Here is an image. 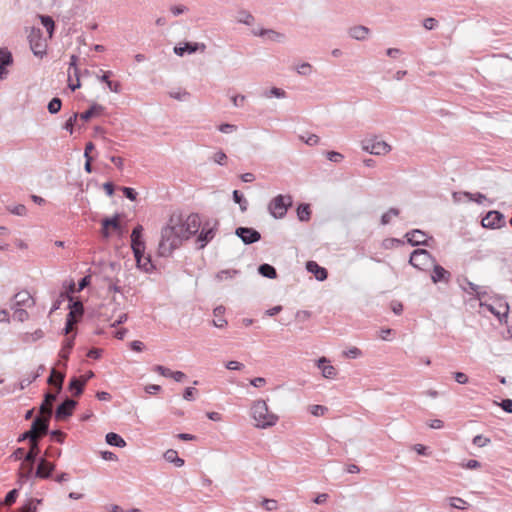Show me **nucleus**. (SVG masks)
Masks as SVG:
<instances>
[{
	"label": "nucleus",
	"instance_id": "48",
	"mask_svg": "<svg viewBox=\"0 0 512 512\" xmlns=\"http://www.w3.org/2000/svg\"><path fill=\"white\" fill-rule=\"evenodd\" d=\"M448 500H449L450 506L453 508L465 509L466 505H468V503L460 497H450V498H448Z\"/></svg>",
	"mask_w": 512,
	"mask_h": 512
},
{
	"label": "nucleus",
	"instance_id": "25",
	"mask_svg": "<svg viewBox=\"0 0 512 512\" xmlns=\"http://www.w3.org/2000/svg\"><path fill=\"white\" fill-rule=\"evenodd\" d=\"M34 464L22 463L20 471H19V482L23 484L25 481L29 480L31 477H34L33 473Z\"/></svg>",
	"mask_w": 512,
	"mask_h": 512
},
{
	"label": "nucleus",
	"instance_id": "12",
	"mask_svg": "<svg viewBox=\"0 0 512 512\" xmlns=\"http://www.w3.org/2000/svg\"><path fill=\"white\" fill-rule=\"evenodd\" d=\"M55 470V464L49 462L45 457L38 461L36 471L34 472L35 478L48 479Z\"/></svg>",
	"mask_w": 512,
	"mask_h": 512
},
{
	"label": "nucleus",
	"instance_id": "2",
	"mask_svg": "<svg viewBox=\"0 0 512 512\" xmlns=\"http://www.w3.org/2000/svg\"><path fill=\"white\" fill-rule=\"evenodd\" d=\"M251 415L256 422L255 426L261 429L274 426L278 421V416L269 412L268 406L264 400H256L253 403Z\"/></svg>",
	"mask_w": 512,
	"mask_h": 512
},
{
	"label": "nucleus",
	"instance_id": "8",
	"mask_svg": "<svg viewBox=\"0 0 512 512\" xmlns=\"http://www.w3.org/2000/svg\"><path fill=\"white\" fill-rule=\"evenodd\" d=\"M235 234L246 245L258 242L261 239V234L256 229L250 227H238L235 230Z\"/></svg>",
	"mask_w": 512,
	"mask_h": 512
},
{
	"label": "nucleus",
	"instance_id": "26",
	"mask_svg": "<svg viewBox=\"0 0 512 512\" xmlns=\"http://www.w3.org/2000/svg\"><path fill=\"white\" fill-rule=\"evenodd\" d=\"M106 443L110 446L123 448L126 446L125 440L117 433L109 432L106 434Z\"/></svg>",
	"mask_w": 512,
	"mask_h": 512
},
{
	"label": "nucleus",
	"instance_id": "33",
	"mask_svg": "<svg viewBox=\"0 0 512 512\" xmlns=\"http://www.w3.org/2000/svg\"><path fill=\"white\" fill-rule=\"evenodd\" d=\"M311 210L308 204L302 203L297 207V217L300 221L305 222L310 219Z\"/></svg>",
	"mask_w": 512,
	"mask_h": 512
},
{
	"label": "nucleus",
	"instance_id": "29",
	"mask_svg": "<svg viewBox=\"0 0 512 512\" xmlns=\"http://www.w3.org/2000/svg\"><path fill=\"white\" fill-rule=\"evenodd\" d=\"M104 110V107L94 103L88 110L80 114V118L83 121L90 120L93 116L98 115Z\"/></svg>",
	"mask_w": 512,
	"mask_h": 512
},
{
	"label": "nucleus",
	"instance_id": "54",
	"mask_svg": "<svg viewBox=\"0 0 512 512\" xmlns=\"http://www.w3.org/2000/svg\"><path fill=\"white\" fill-rule=\"evenodd\" d=\"M18 497V490L17 489H12L10 490L7 495L5 496V499H4V504L5 505H12L13 503H15L16 499Z\"/></svg>",
	"mask_w": 512,
	"mask_h": 512
},
{
	"label": "nucleus",
	"instance_id": "3",
	"mask_svg": "<svg viewBox=\"0 0 512 512\" xmlns=\"http://www.w3.org/2000/svg\"><path fill=\"white\" fill-rule=\"evenodd\" d=\"M293 199L290 195H277L268 204V211L275 219L283 218L292 206Z\"/></svg>",
	"mask_w": 512,
	"mask_h": 512
},
{
	"label": "nucleus",
	"instance_id": "4",
	"mask_svg": "<svg viewBox=\"0 0 512 512\" xmlns=\"http://www.w3.org/2000/svg\"><path fill=\"white\" fill-rule=\"evenodd\" d=\"M200 226L201 220L198 214L191 213L186 218L181 214V230L187 240L199 231Z\"/></svg>",
	"mask_w": 512,
	"mask_h": 512
},
{
	"label": "nucleus",
	"instance_id": "17",
	"mask_svg": "<svg viewBox=\"0 0 512 512\" xmlns=\"http://www.w3.org/2000/svg\"><path fill=\"white\" fill-rule=\"evenodd\" d=\"M451 278V273L444 269L442 266L435 264L431 275L433 283L445 282L448 283Z\"/></svg>",
	"mask_w": 512,
	"mask_h": 512
},
{
	"label": "nucleus",
	"instance_id": "45",
	"mask_svg": "<svg viewBox=\"0 0 512 512\" xmlns=\"http://www.w3.org/2000/svg\"><path fill=\"white\" fill-rule=\"evenodd\" d=\"M73 345H74V339L73 338L68 339L66 341V343L63 345V347H62V349H61V351L59 353L60 357L63 358V359H68L70 351H71Z\"/></svg>",
	"mask_w": 512,
	"mask_h": 512
},
{
	"label": "nucleus",
	"instance_id": "20",
	"mask_svg": "<svg viewBox=\"0 0 512 512\" xmlns=\"http://www.w3.org/2000/svg\"><path fill=\"white\" fill-rule=\"evenodd\" d=\"M13 63V57L11 52H9L6 48L0 49V78L7 74L6 66H9Z\"/></svg>",
	"mask_w": 512,
	"mask_h": 512
},
{
	"label": "nucleus",
	"instance_id": "14",
	"mask_svg": "<svg viewBox=\"0 0 512 512\" xmlns=\"http://www.w3.org/2000/svg\"><path fill=\"white\" fill-rule=\"evenodd\" d=\"M58 394L59 393H57V391L55 393H52V392L45 393L43 402L41 403V405L39 407V412L42 416L51 419V417L53 415L52 404H53V402L56 401Z\"/></svg>",
	"mask_w": 512,
	"mask_h": 512
},
{
	"label": "nucleus",
	"instance_id": "51",
	"mask_svg": "<svg viewBox=\"0 0 512 512\" xmlns=\"http://www.w3.org/2000/svg\"><path fill=\"white\" fill-rule=\"evenodd\" d=\"M7 209L9 212L17 216H25L27 214V209L23 204L8 206Z\"/></svg>",
	"mask_w": 512,
	"mask_h": 512
},
{
	"label": "nucleus",
	"instance_id": "47",
	"mask_svg": "<svg viewBox=\"0 0 512 512\" xmlns=\"http://www.w3.org/2000/svg\"><path fill=\"white\" fill-rule=\"evenodd\" d=\"M239 271L238 270H230V269H227V270H221L219 271L217 274H216V279L219 280V281H222V280H225V279H228V278H232L234 277L236 274H238Z\"/></svg>",
	"mask_w": 512,
	"mask_h": 512
},
{
	"label": "nucleus",
	"instance_id": "16",
	"mask_svg": "<svg viewBox=\"0 0 512 512\" xmlns=\"http://www.w3.org/2000/svg\"><path fill=\"white\" fill-rule=\"evenodd\" d=\"M306 269L312 273L318 281H324L328 277V272L324 267L319 266L315 261H308Z\"/></svg>",
	"mask_w": 512,
	"mask_h": 512
},
{
	"label": "nucleus",
	"instance_id": "23",
	"mask_svg": "<svg viewBox=\"0 0 512 512\" xmlns=\"http://www.w3.org/2000/svg\"><path fill=\"white\" fill-rule=\"evenodd\" d=\"M215 236V230L213 227H203L202 231L198 235L197 241L200 242L199 249L204 248L208 242H210Z\"/></svg>",
	"mask_w": 512,
	"mask_h": 512
},
{
	"label": "nucleus",
	"instance_id": "30",
	"mask_svg": "<svg viewBox=\"0 0 512 512\" xmlns=\"http://www.w3.org/2000/svg\"><path fill=\"white\" fill-rule=\"evenodd\" d=\"M258 272L261 276L269 279H275L277 277L276 269L272 265L267 263L261 264L258 267Z\"/></svg>",
	"mask_w": 512,
	"mask_h": 512
},
{
	"label": "nucleus",
	"instance_id": "39",
	"mask_svg": "<svg viewBox=\"0 0 512 512\" xmlns=\"http://www.w3.org/2000/svg\"><path fill=\"white\" fill-rule=\"evenodd\" d=\"M137 265L141 263L144 258L145 244H136L131 246Z\"/></svg>",
	"mask_w": 512,
	"mask_h": 512
},
{
	"label": "nucleus",
	"instance_id": "37",
	"mask_svg": "<svg viewBox=\"0 0 512 512\" xmlns=\"http://www.w3.org/2000/svg\"><path fill=\"white\" fill-rule=\"evenodd\" d=\"M39 18L42 25L46 28L47 32L49 33V37H52L55 28V23L53 19L48 15H40Z\"/></svg>",
	"mask_w": 512,
	"mask_h": 512
},
{
	"label": "nucleus",
	"instance_id": "19",
	"mask_svg": "<svg viewBox=\"0 0 512 512\" xmlns=\"http://www.w3.org/2000/svg\"><path fill=\"white\" fill-rule=\"evenodd\" d=\"M34 301L28 291H20L14 295V304L12 307L31 306Z\"/></svg>",
	"mask_w": 512,
	"mask_h": 512
},
{
	"label": "nucleus",
	"instance_id": "49",
	"mask_svg": "<svg viewBox=\"0 0 512 512\" xmlns=\"http://www.w3.org/2000/svg\"><path fill=\"white\" fill-rule=\"evenodd\" d=\"M264 96L267 98H270V97L284 98L286 96V93L281 88L273 87L269 91H266L264 93Z\"/></svg>",
	"mask_w": 512,
	"mask_h": 512
},
{
	"label": "nucleus",
	"instance_id": "41",
	"mask_svg": "<svg viewBox=\"0 0 512 512\" xmlns=\"http://www.w3.org/2000/svg\"><path fill=\"white\" fill-rule=\"evenodd\" d=\"M41 500L39 499H30L28 500L21 508V512H37L36 504H40Z\"/></svg>",
	"mask_w": 512,
	"mask_h": 512
},
{
	"label": "nucleus",
	"instance_id": "38",
	"mask_svg": "<svg viewBox=\"0 0 512 512\" xmlns=\"http://www.w3.org/2000/svg\"><path fill=\"white\" fill-rule=\"evenodd\" d=\"M184 47L185 51L189 54L195 53L198 50L204 51L206 49V45L204 43L197 42H186Z\"/></svg>",
	"mask_w": 512,
	"mask_h": 512
},
{
	"label": "nucleus",
	"instance_id": "42",
	"mask_svg": "<svg viewBox=\"0 0 512 512\" xmlns=\"http://www.w3.org/2000/svg\"><path fill=\"white\" fill-rule=\"evenodd\" d=\"M238 15V22L240 23L251 25L254 22V16L246 10L239 11Z\"/></svg>",
	"mask_w": 512,
	"mask_h": 512
},
{
	"label": "nucleus",
	"instance_id": "32",
	"mask_svg": "<svg viewBox=\"0 0 512 512\" xmlns=\"http://www.w3.org/2000/svg\"><path fill=\"white\" fill-rule=\"evenodd\" d=\"M69 390L73 392L74 396H79L83 393L84 383L80 382L79 378L73 377L69 382Z\"/></svg>",
	"mask_w": 512,
	"mask_h": 512
},
{
	"label": "nucleus",
	"instance_id": "44",
	"mask_svg": "<svg viewBox=\"0 0 512 512\" xmlns=\"http://www.w3.org/2000/svg\"><path fill=\"white\" fill-rule=\"evenodd\" d=\"M44 336V332L41 329H37L33 333H26L23 337L24 342H35Z\"/></svg>",
	"mask_w": 512,
	"mask_h": 512
},
{
	"label": "nucleus",
	"instance_id": "10",
	"mask_svg": "<svg viewBox=\"0 0 512 512\" xmlns=\"http://www.w3.org/2000/svg\"><path fill=\"white\" fill-rule=\"evenodd\" d=\"M504 223V216L499 211H489L482 219L481 224L484 228L495 229L499 228Z\"/></svg>",
	"mask_w": 512,
	"mask_h": 512
},
{
	"label": "nucleus",
	"instance_id": "21",
	"mask_svg": "<svg viewBox=\"0 0 512 512\" xmlns=\"http://www.w3.org/2000/svg\"><path fill=\"white\" fill-rule=\"evenodd\" d=\"M369 33L370 29L363 25L353 26L348 30L349 36L358 41L365 40Z\"/></svg>",
	"mask_w": 512,
	"mask_h": 512
},
{
	"label": "nucleus",
	"instance_id": "31",
	"mask_svg": "<svg viewBox=\"0 0 512 512\" xmlns=\"http://www.w3.org/2000/svg\"><path fill=\"white\" fill-rule=\"evenodd\" d=\"M225 313V307L220 305V306H217L214 311H213V314L216 318H218L217 320H214L213 321V325L217 328H222L224 327L226 324H227V321L222 318V315Z\"/></svg>",
	"mask_w": 512,
	"mask_h": 512
},
{
	"label": "nucleus",
	"instance_id": "18",
	"mask_svg": "<svg viewBox=\"0 0 512 512\" xmlns=\"http://www.w3.org/2000/svg\"><path fill=\"white\" fill-rule=\"evenodd\" d=\"M329 360L325 357L320 358L317 361V366L322 371V375L325 378L332 379L336 376V369L334 366L329 365Z\"/></svg>",
	"mask_w": 512,
	"mask_h": 512
},
{
	"label": "nucleus",
	"instance_id": "36",
	"mask_svg": "<svg viewBox=\"0 0 512 512\" xmlns=\"http://www.w3.org/2000/svg\"><path fill=\"white\" fill-rule=\"evenodd\" d=\"M233 200L235 203L239 204L240 210L242 212H245L247 210L248 201L246 200V198L240 191H238V190L233 191Z\"/></svg>",
	"mask_w": 512,
	"mask_h": 512
},
{
	"label": "nucleus",
	"instance_id": "13",
	"mask_svg": "<svg viewBox=\"0 0 512 512\" xmlns=\"http://www.w3.org/2000/svg\"><path fill=\"white\" fill-rule=\"evenodd\" d=\"M252 34L254 36L262 37L269 41L278 42V43H282L286 39L285 34L275 31L273 29H264V28L253 29Z\"/></svg>",
	"mask_w": 512,
	"mask_h": 512
},
{
	"label": "nucleus",
	"instance_id": "40",
	"mask_svg": "<svg viewBox=\"0 0 512 512\" xmlns=\"http://www.w3.org/2000/svg\"><path fill=\"white\" fill-rule=\"evenodd\" d=\"M137 267L147 273L153 271L155 268L150 255L144 256L143 260L137 265Z\"/></svg>",
	"mask_w": 512,
	"mask_h": 512
},
{
	"label": "nucleus",
	"instance_id": "57",
	"mask_svg": "<svg viewBox=\"0 0 512 512\" xmlns=\"http://www.w3.org/2000/svg\"><path fill=\"white\" fill-rule=\"evenodd\" d=\"M78 116V113H73L63 126V128L69 131L71 134L73 133V127L77 121Z\"/></svg>",
	"mask_w": 512,
	"mask_h": 512
},
{
	"label": "nucleus",
	"instance_id": "11",
	"mask_svg": "<svg viewBox=\"0 0 512 512\" xmlns=\"http://www.w3.org/2000/svg\"><path fill=\"white\" fill-rule=\"evenodd\" d=\"M50 420L49 418L47 417H44V416H37L35 417V419L33 420L32 424H31V427H30V431H32V433L34 435H38L39 438L48 434L49 433V423H50Z\"/></svg>",
	"mask_w": 512,
	"mask_h": 512
},
{
	"label": "nucleus",
	"instance_id": "59",
	"mask_svg": "<svg viewBox=\"0 0 512 512\" xmlns=\"http://www.w3.org/2000/svg\"><path fill=\"white\" fill-rule=\"evenodd\" d=\"M296 70H297L298 74L303 75V76H307V75L311 74L312 66H311V64L305 62V63L300 64L296 68Z\"/></svg>",
	"mask_w": 512,
	"mask_h": 512
},
{
	"label": "nucleus",
	"instance_id": "46",
	"mask_svg": "<svg viewBox=\"0 0 512 512\" xmlns=\"http://www.w3.org/2000/svg\"><path fill=\"white\" fill-rule=\"evenodd\" d=\"M25 440H29V445H30L31 443L38 441L39 440V436L38 435H34L32 433V431L27 430L24 433H22L18 437V439H17L18 442H23Z\"/></svg>",
	"mask_w": 512,
	"mask_h": 512
},
{
	"label": "nucleus",
	"instance_id": "55",
	"mask_svg": "<svg viewBox=\"0 0 512 512\" xmlns=\"http://www.w3.org/2000/svg\"><path fill=\"white\" fill-rule=\"evenodd\" d=\"M171 98H174L179 101H185L190 94L185 90L171 91L169 92Z\"/></svg>",
	"mask_w": 512,
	"mask_h": 512
},
{
	"label": "nucleus",
	"instance_id": "27",
	"mask_svg": "<svg viewBox=\"0 0 512 512\" xmlns=\"http://www.w3.org/2000/svg\"><path fill=\"white\" fill-rule=\"evenodd\" d=\"M120 214H115L111 218H104L101 221V225L103 227V230H106L108 228H113L114 230H120Z\"/></svg>",
	"mask_w": 512,
	"mask_h": 512
},
{
	"label": "nucleus",
	"instance_id": "35",
	"mask_svg": "<svg viewBox=\"0 0 512 512\" xmlns=\"http://www.w3.org/2000/svg\"><path fill=\"white\" fill-rule=\"evenodd\" d=\"M44 370H45V367L43 365H40L37 369V372L33 376H30L29 378H26V379H23L20 381L19 389L23 390L27 386H29L33 381H35L43 373Z\"/></svg>",
	"mask_w": 512,
	"mask_h": 512
},
{
	"label": "nucleus",
	"instance_id": "28",
	"mask_svg": "<svg viewBox=\"0 0 512 512\" xmlns=\"http://www.w3.org/2000/svg\"><path fill=\"white\" fill-rule=\"evenodd\" d=\"M164 458L167 462L173 463L176 467H182L184 465V460L180 458L177 451L173 449H168L164 453Z\"/></svg>",
	"mask_w": 512,
	"mask_h": 512
},
{
	"label": "nucleus",
	"instance_id": "1",
	"mask_svg": "<svg viewBox=\"0 0 512 512\" xmlns=\"http://www.w3.org/2000/svg\"><path fill=\"white\" fill-rule=\"evenodd\" d=\"M184 240H187L181 230V213H173L166 226L161 230V239L158 245V255L161 257L170 256L178 249Z\"/></svg>",
	"mask_w": 512,
	"mask_h": 512
},
{
	"label": "nucleus",
	"instance_id": "52",
	"mask_svg": "<svg viewBox=\"0 0 512 512\" xmlns=\"http://www.w3.org/2000/svg\"><path fill=\"white\" fill-rule=\"evenodd\" d=\"M66 298H68L70 300V302H72V298L69 297L67 292H61L59 297L53 302V305H52V308H51V312L58 310L60 308L62 302Z\"/></svg>",
	"mask_w": 512,
	"mask_h": 512
},
{
	"label": "nucleus",
	"instance_id": "60",
	"mask_svg": "<svg viewBox=\"0 0 512 512\" xmlns=\"http://www.w3.org/2000/svg\"><path fill=\"white\" fill-rule=\"evenodd\" d=\"M464 195L469 197L471 201H475L478 204H482L484 201H486V196L481 193L472 194L470 192H465Z\"/></svg>",
	"mask_w": 512,
	"mask_h": 512
},
{
	"label": "nucleus",
	"instance_id": "5",
	"mask_svg": "<svg viewBox=\"0 0 512 512\" xmlns=\"http://www.w3.org/2000/svg\"><path fill=\"white\" fill-rule=\"evenodd\" d=\"M434 262L435 260L432 255L425 249L414 250L411 253L409 259V263L419 270H424L427 266Z\"/></svg>",
	"mask_w": 512,
	"mask_h": 512
},
{
	"label": "nucleus",
	"instance_id": "62",
	"mask_svg": "<svg viewBox=\"0 0 512 512\" xmlns=\"http://www.w3.org/2000/svg\"><path fill=\"white\" fill-rule=\"evenodd\" d=\"M326 156H327L328 160H330L331 162H335V163L342 161V159L344 158L341 153L336 152V151H329V152H327Z\"/></svg>",
	"mask_w": 512,
	"mask_h": 512
},
{
	"label": "nucleus",
	"instance_id": "53",
	"mask_svg": "<svg viewBox=\"0 0 512 512\" xmlns=\"http://www.w3.org/2000/svg\"><path fill=\"white\" fill-rule=\"evenodd\" d=\"M490 442V438H487L483 435H476L472 440V443L477 447H484L488 445Z\"/></svg>",
	"mask_w": 512,
	"mask_h": 512
},
{
	"label": "nucleus",
	"instance_id": "63",
	"mask_svg": "<svg viewBox=\"0 0 512 512\" xmlns=\"http://www.w3.org/2000/svg\"><path fill=\"white\" fill-rule=\"evenodd\" d=\"M262 505L267 511H273L277 509V501L274 499H264Z\"/></svg>",
	"mask_w": 512,
	"mask_h": 512
},
{
	"label": "nucleus",
	"instance_id": "15",
	"mask_svg": "<svg viewBox=\"0 0 512 512\" xmlns=\"http://www.w3.org/2000/svg\"><path fill=\"white\" fill-rule=\"evenodd\" d=\"M405 238L412 246L427 245L426 233L418 229L407 232Z\"/></svg>",
	"mask_w": 512,
	"mask_h": 512
},
{
	"label": "nucleus",
	"instance_id": "61",
	"mask_svg": "<svg viewBox=\"0 0 512 512\" xmlns=\"http://www.w3.org/2000/svg\"><path fill=\"white\" fill-rule=\"evenodd\" d=\"M121 191L123 192L125 197L128 198L129 200H131V201L136 200L138 194L135 191V189H133L131 187H121Z\"/></svg>",
	"mask_w": 512,
	"mask_h": 512
},
{
	"label": "nucleus",
	"instance_id": "22",
	"mask_svg": "<svg viewBox=\"0 0 512 512\" xmlns=\"http://www.w3.org/2000/svg\"><path fill=\"white\" fill-rule=\"evenodd\" d=\"M65 379V374L62 372L56 371V369H52L50 376L47 379L49 385H55L57 393H60L62 390L63 382Z\"/></svg>",
	"mask_w": 512,
	"mask_h": 512
},
{
	"label": "nucleus",
	"instance_id": "34",
	"mask_svg": "<svg viewBox=\"0 0 512 512\" xmlns=\"http://www.w3.org/2000/svg\"><path fill=\"white\" fill-rule=\"evenodd\" d=\"M143 227L141 225H136L131 233V246H136V244H145L142 239Z\"/></svg>",
	"mask_w": 512,
	"mask_h": 512
},
{
	"label": "nucleus",
	"instance_id": "64",
	"mask_svg": "<svg viewBox=\"0 0 512 512\" xmlns=\"http://www.w3.org/2000/svg\"><path fill=\"white\" fill-rule=\"evenodd\" d=\"M499 406L507 413H512V399H504Z\"/></svg>",
	"mask_w": 512,
	"mask_h": 512
},
{
	"label": "nucleus",
	"instance_id": "6",
	"mask_svg": "<svg viewBox=\"0 0 512 512\" xmlns=\"http://www.w3.org/2000/svg\"><path fill=\"white\" fill-rule=\"evenodd\" d=\"M28 40L30 48L35 56L42 57L46 53V43L39 28H32Z\"/></svg>",
	"mask_w": 512,
	"mask_h": 512
},
{
	"label": "nucleus",
	"instance_id": "58",
	"mask_svg": "<svg viewBox=\"0 0 512 512\" xmlns=\"http://www.w3.org/2000/svg\"><path fill=\"white\" fill-rule=\"evenodd\" d=\"M328 411V408L323 405H312L310 407V412L314 416H323Z\"/></svg>",
	"mask_w": 512,
	"mask_h": 512
},
{
	"label": "nucleus",
	"instance_id": "50",
	"mask_svg": "<svg viewBox=\"0 0 512 512\" xmlns=\"http://www.w3.org/2000/svg\"><path fill=\"white\" fill-rule=\"evenodd\" d=\"M14 309V318L20 322H24L29 318V314L25 309L21 307H12Z\"/></svg>",
	"mask_w": 512,
	"mask_h": 512
},
{
	"label": "nucleus",
	"instance_id": "56",
	"mask_svg": "<svg viewBox=\"0 0 512 512\" xmlns=\"http://www.w3.org/2000/svg\"><path fill=\"white\" fill-rule=\"evenodd\" d=\"M300 139L309 146H315L320 141V138L315 134H309L307 137L301 135Z\"/></svg>",
	"mask_w": 512,
	"mask_h": 512
},
{
	"label": "nucleus",
	"instance_id": "9",
	"mask_svg": "<svg viewBox=\"0 0 512 512\" xmlns=\"http://www.w3.org/2000/svg\"><path fill=\"white\" fill-rule=\"evenodd\" d=\"M77 406V402L71 398H66L61 404L58 405L55 411L56 420H66L69 418L75 407Z\"/></svg>",
	"mask_w": 512,
	"mask_h": 512
},
{
	"label": "nucleus",
	"instance_id": "24",
	"mask_svg": "<svg viewBox=\"0 0 512 512\" xmlns=\"http://www.w3.org/2000/svg\"><path fill=\"white\" fill-rule=\"evenodd\" d=\"M29 451L24 456V462L29 464H34L37 460V457L40 453L39 440L33 442L29 445Z\"/></svg>",
	"mask_w": 512,
	"mask_h": 512
},
{
	"label": "nucleus",
	"instance_id": "43",
	"mask_svg": "<svg viewBox=\"0 0 512 512\" xmlns=\"http://www.w3.org/2000/svg\"><path fill=\"white\" fill-rule=\"evenodd\" d=\"M62 106V101L58 97H54L49 103H48V111L51 114H56L60 111Z\"/></svg>",
	"mask_w": 512,
	"mask_h": 512
},
{
	"label": "nucleus",
	"instance_id": "7",
	"mask_svg": "<svg viewBox=\"0 0 512 512\" xmlns=\"http://www.w3.org/2000/svg\"><path fill=\"white\" fill-rule=\"evenodd\" d=\"M362 149L372 155H385L391 151V146L385 141L372 138L362 141Z\"/></svg>",
	"mask_w": 512,
	"mask_h": 512
}]
</instances>
